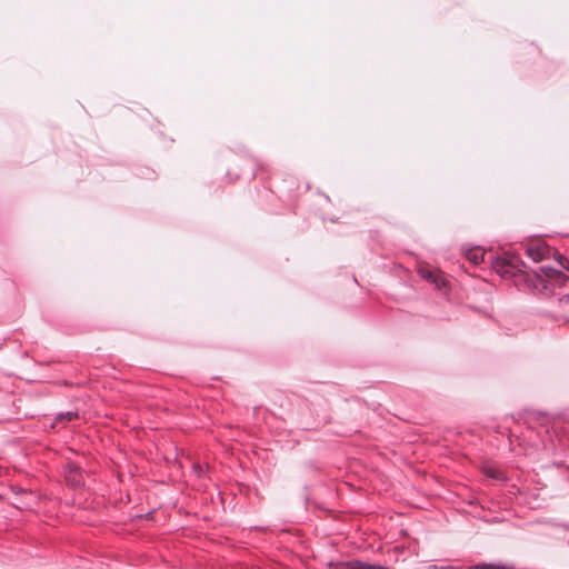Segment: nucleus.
Segmentation results:
<instances>
[{
    "instance_id": "nucleus-11",
    "label": "nucleus",
    "mask_w": 569,
    "mask_h": 569,
    "mask_svg": "<svg viewBox=\"0 0 569 569\" xmlns=\"http://www.w3.org/2000/svg\"><path fill=\"white\" fill-rule=\"evenodd\" d=\"M568 543H569V540H568Z\"/></svg>"
},
{
    "instance_id": "nucleus-9",
    "label": "nucleus",
    "mask_w": 569,
    "mask_h": 569,
    "mask_svg": "<svg viewBox=\"0 0 569 569\" xmlns=\"http://www.w3.org/2000/svg\"><path fill=\"white\" fill-rule=\"evenodd\" d=\"M561 302L566 303V305H569V296H567L563 299H561Z\"/></svg>"
},
{
    "instance_id": "nucleus-2",
    "label": "nucleus",
    "mask_w": 569,
    "mask_h": 569,
    "mask_svg": "<svg viewBox=\"0 0 569 569\" xmlns=\"http://www.w3.org/2000/svg\"><path fill=\"white\" fill-rule=\"evenodd\" d=\"M540 276L543 277L547 281L555 282L559 286H563L568 280L566 274L550 267H541L539 277Z\"/></svg>"
},
{
    "instance_id": "nucleus-5",
    "label": "nucleus",
    "mask_w": 569,
    "mask_h": 569,
    "mask_svg": "<svg viewBox=\"0 0 569 569\" xmlns=\"http://www.w3.org/2000/svg\"><path fill=\"white\" fill-rule=\"evenodd\" d=\"M66 480L71 486H79L82 483V476L77 466L70 465L66 472Z\"/></svg>"
},
{
    "instance_id": "nucleus-8",
    "label": "nucleus",
    "mask_w": 569,
    "mask_h": 569,
    "mask_svg": "<svg viewBox=\"0 0 569 569\" xmlns=\"http://www.w3.org/2000/svg\"><path fill=\"white\" fill-rule=\"evenodd\" d=\"M557 260H558L559 264H560L562 268H565L566 270H568V271H569V260H568V259H566L563 256H559V257L557 258Z\"/></svg>"
},
{
    "instance_id": "nucleus-3",
    "label": "nucleus",
    "mask_w": 569,
    "mask_h": 569,
    "mask_svg": "<svg viewBox=\"0 0 569 569\" xmlns=\"http://www.w3.org/2000/svg\"><path fill=\"white\" fill-rule=\"evenodd\" d=\"M339 569H387L380 565H372L360 560H350L339 565Z\"/></svg>"
},
{
    "instance_id": "nucleus-10",
    "label": "nucleus",
    "mask_w": 569,
    "mask_h": 569,
    "mask_svg": "<svg viewBox=\"0 0 569 569\" xmlns=\"http://www.w3.org/2000/svg\"><path fill=\"white\" fill-rule=\"evenodd\" d=\"M66 416H67V418H68L69 420H71V419L74 417V413H72V412H68Z\"/></svg>"
},
{
    "instance_id": "nucleus-7",
    "label": "nucleus",
    "mask_w": 569,
    "mask_h": 569,
    "mask_svg": "<svg viewBox=\"0 0 569 569\" xmlns=\"http://www.w3.org/2000/svg\"><path fill=\"white\" fill-rule=\"evenodd\" d=\"M468 569H513L510 566L507 565H496V563H477L473 566H470Z\"/></svg>"
},
{
    "instance_id": "nucleus-4",
    "label": "nucleus",
    "mask_w": 569,
    "mask_h": 569,
    "mask_svg": "<svg viewBox=\"0 0 569 569\" xmlns=\"http://www.w3.org/2000/svg\"><path fill=\"white\" fill-rule=\"evenodd\" d=\"M548 247L545 243L528 246L527 252L529 257L535 261L542 260L548 254Z\"/></svg>"
},
{
    "instance_id": "nucleus-6",
    "label": "nucleus",
    "mask_w": 569,
    "mask_h": 569,
    "mask_svg": "<svg viewBox=\"0 0 569 569\" xmlns=\"http://www.w3.org/2000/svg\"><path fill=\"white\" fill-rule=\"evenodd\" d=\"M483 251L480 249H472L467 252V259L470 260L472 263L478 264L481 261H483Z\"/></svg>"
},
{
    "instance_id": "nucleus-1",
    "label": "nucleus",
    "mask_w": 569,
    "mask_h": 569,
    "mask_svg": "<svg viewBox=\"0 0 569 569\" xmlns=\"http://www.w3.org/2000/svg\"><path fill=\"white\" fill-rule=\"evenodd\" d=\"M418 273L425 280L433 283L437 289H443L448 286V281L438 271L429 270L427 268H419Z\"/></svg>"
}]
</instances>
